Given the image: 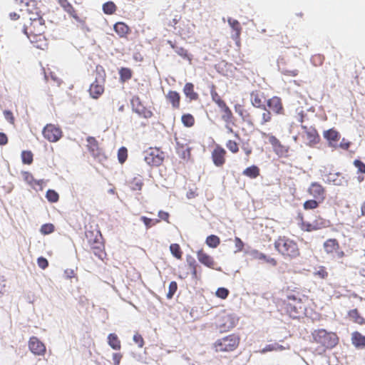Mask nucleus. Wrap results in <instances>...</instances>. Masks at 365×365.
I'll use <instances>...</instances> for the list:
<instances>
[{
	"instance_id": "bb28decb",
	"label": "nucleus",
	"mask_w": 365,
	"mask_h": 365,
	"mask_svg": "<svg viewBox=\"0 0 365 365\" xmlns=\"http://www.w3.org/2000/svg\"><path fill=\"white\" fill-rule=\"evenodd\" d=\"M20 5L21 6V14H28V13H31L34 11L40 10L35 0H20Z\"/></svg>"
},
{
	"instance_id": "0eeeda50",
	"label": "nucleus",
	"mask_w": 365,
	"mask_h": 365,
	"mask_svg": "<svg viewBox=\"0 0 365 365\" xmlns=\"http://www.w3.org/2000/svg\"><path fill=\"white\" fill-rule=\"evenodd\" d=\"M324 252L332 259H342L345 252L341 249L339 242L335 238H329L323 243Z\"/></svg>"
},
{
	"instance_id": "5fc2aeb1",
	"label": "nucleus",
	"mask_w": 365,
	"mask_h": 365,
	"mask_svg": "<svg viewBox=\"0 0 365 365\" xmlns=\"http://www.w3.org/2000/svg\"><path fill=\"white\" fill-rule=\"evenodd\" d=\"M33 153L29 150H24L21 153V160L23 163L30 165L33 162Z\"/></svg>"
},
{
	"instance_id": "9b49d317",
	"label": "nucleus",
	"mask_w": 365,
	"mask_h": 365,
	"mask_svg": "<svg viewBox=\"0 0 365 365\" xmlns=\"http://www.w3.org/2000/svg\"><path fill=\"white\" fill-rule=\"evenodd\" d=\"M131 106L133 110L139 115L145 118H150L153 116V112L144 106L139 96H135L132 98Z\"/></svg>"
},
{
	"instance_id": "4468645a",
	"label": "nucleus",
	"mask_w": 365,
	"mask_h": 365,
	"mask_svg": "<svg viewBox=\"0 0 365 365\" xmlns=\"http://www.w3.org/2000/svg\"><path fill=\"white\" fill-rule=\"evenodd\" d=\"M266 103L271 113L272 112L275 115H284L285 110L280 97L273 96L269 98Z\"/></svg>"
},
{
	"instance_id": "2eb2a0df",
	"label": "nucleus",
	"mask_w": 365,
	"mask_h": 365,
	"mask_svg": "<svg viewBox=\"0 0 365 365\" xmlns=\"http://www.w3.org/2000/svg\"><path fill=\"white\" fill-rule=\"evenodd\" d=\"M269 142L272 145L274 152L279 157H287L289 147L284 145L274 135H270L268 137Z\"/></svg>"
},
{
	"instance_id": "13d9d810",
	"label": "nucleus",
	"mask_w": 365,
	"mask_h": 365,
	"mask_svg": "<svg viewBox=\"0 0 365 365\" xmlns=\"http://www.w3.org/2000/svg\"><path fill=\"white\" fill-rule=\"evenodd\" d=\"M46 197L51 202H56L59 200L58 194L53 190H48L46 192Z\"/></svg>"
},
{
	"instance_id": "a18cd8bd",
	"label": "nucleus",
	"mask_w": 365,
	"mask_h": 365,
	"mask_svg": "<svg viewBox=\"0 0 365 365\" xmlns=\"http://www.w3.org/2000/svg\"><path fill=\"white\" fill-rule=\"evenodd\" d=\"M171 254L178 259H181L182 257V251L180 246L177 243L171 244L170 246Z\"/></svg>"
},
{
	"instance_id": "2f4dec72",
	"label": "nucleus",
	"mask_w": 365,
	"mask_h": 365,
	"mask_svg": "<svg viewBox=\"0 0 365 365\" xmlns=\"http://www.w3.org/2000/svg\"><path fill=\"white\" fill-rule=\"evenodd\" d=\"M167 100L171 103L173 108L178 109L180 105V96L175 91H169L166 95Z\"/></svg>"
},
{
	"instance_id": "6e6552de",
	"label": "nucleus",
	"mask_w": 365,
	"mask_h": 365,
	"mask_svg": "<svg viewBox=\"0 0 365 365\" xmlns=\"http://www.w3.org/2000/svg\"><path fill=\"white\" fill-rule=\"evenodd\" d=\"M144 160L150 166H159L164 160V153L156 148H150L145 152Z\"/></svg>"
},
{
	"instance_id": "cd10ccee",
	"label": "nucleus",
	"mask_w": 365,
	"mask_h": 365,
	"mask_svg": "<svg viewBox=\"0 0 365 365\" xmlns=\"http://www.w3.org/2000/svg\"><path fill=\"white\" fill-rule=\"evenodd\" d=\"M222 113V120L227 124H230L234 119L233 113L226 102L218 106Z\"/></svg>"
},
{
	"instance_id": "8fccbe9b",
	"label": "nucleus",
	"mask_w": 365,
	"mask_h": 365,
	"mask_svg": "<svg viewBox=\"0 0 365 365\" xmlns=\"http://www.w3.org/2000/svg\"><path fill=\"white\" fill-rule=\"evenodd\" d=\"M140 220L144 223L147 229H149L160 222L159 219H151L145 216H142L140 217Z\"/></svg>"
},
{
	"instance_id": "393cba45",
	"label": "nucleus",
	"mask_w": 365,
	"mask_h": 365,
	"mask_svg": "<svg viewBox=\"0 0 365 365\" xmlns=\"http://www.w3.org/2000/svg\"><path fill=\"white\" fill-rule=\"evenodd\" d=\"M234 109L235 113L242 119V120L247 122L249 124H253L252 116L245 108L244 105L236 103L234 106Z\"/></svg>"
},
{
	"instance_id": "4d7b16f0",
	"label": "nucleus",
	"mask_w": 365,
	"mask_h": 365,
	"mask_svg": "<svg viewBox=\"0 0 365 365\" xmlns=\"http://www.w3.org/2000/svg\"><path fill=\"white\" fill-rule=\"evenodd\" d=\"M315 277H317L322 279H326L328 278L329 273L327 270V268L324 266H320L314 273Z\"/></svg>"
},
{
	"instance_id": "c03bdc74",
	"label": "nucleus",
	"mask_w": 365,
	"mask_h": 365,
	"mask_svg": "<svg viewBox=\"0 0 365 365\" xmlns=\"http://www.w3.org/2000/svg\"><path fill=\"white\" fill-rule=\"evenodd\" d=\"M205 243L211 248H216L220 244V239L217 235H211L207 237Z\"/></svg>"
},
{
	"instance_id": "09e8293b",
	"label": "nucleus",
	"mask_w": 365,
	"mask_h": 365,
	"mask_svg": "<svg viewBox=\"0 0 365 365\" xmlns=\"http://www.w3.org/2000/svg\"><path fill=\"white\" fill-rule=\"evenodd\" d=\"M296 220L297 221L298 227L300 228V230L303 232H306L309 222L305 221L303 213L298 212Z\"/></svg>"
},
{
	"instance_id": "338daca9",
	"label": "nucleus",
	"mask_w": 365,
	"mask_h": 365,
	"mask_svg": "<svg viewBox=\"0 0 365 365\" xmlns=\"http://www.w3.org/2000/svg\"><path fill=\"white\" fill-rule=\"evenodd\" d=\"M354 166L358 169V172L365 173V164L360 160L354 161Z\"/></svg>"
},
{
	"instance_id": "aec40b11",
	"label": "nucleus",
	"mask_w": 365,
	"mask_h": 365,
	"mask_svg": "<svg viewBox=\"0 0 365 365\" xmlns=\"http://www.w3.org/2000/svg\"><path fill=\"white\" fill-rule=\"evenodd\" d=\"M329 221L323 218L321 216L317 217L312 222H308L306 232H312L323 228L328 227Z\"/></svg>"
},
{
	"instance_id": "774afa93",
	"label": "nucleus",
	"mask_w": 365,
	"mask_h": 365,
	"mask_svg": "<svg viewBox=\"0 0 365 365\" xmlns=\"http://www.w3.org/2000/svg\"><path fill=\"white\" fill-rule=\"evenodd\" d=\"M38 266L42 269H45L48 266V260L43 257H40L37 259Z\"/></svg>"
},
{
	"instance_id": "f8f14e48",
	"label": "nucleus",
	"mask_w": 365,
	"mask_h": 365,
	"mask_svg": "<svg viewBox=\"0 0 365 365\" xmlns=\"http://www.w3.org/2000/svg\"><path fill=\"white\" fill-rule=\"evenodd\" d=\"M235 322L234 318L227 314H223L217 317V327L220 332H226L235 327Z\"/></svg>"
},
{
	"instance_id": "f704fd0d",
	"label": "nucleus",
	"mask_w": 365,
	"mask_h": 365,
	"mask_svg": "<svg viewBox=\"0 0 365 365\" xmlns=\"http://www.w3.org/2000/svg\"><path fill=\"white\" fill-rule=\"evenodd\" d=\"M261 108L263 110V112L260 115L258 123L259 125L263 126L272 121V115L271 111L267 109L266 106Z\"/></svg>"
},
{
	"instance_id": "c756f323",
	"label": "nucleus",
	"mask_w": 365,
	"mask_h": 365,
	"mask_svg": "<svg viewBox=\"0 0 365 365\" xmlns=\"http://www.w3.org/2000/svg\"><path fill=\"white\" fill-rule=\"evenodd\" d=\"M128 185L133 191H140L144 185L143 178L138 175L128 181Z\"/></svg>"
},
{
	"instance_id": "20e7f679",
	"label": "nucleus",
	"mask_w": 365,
	"mask_h": 365,
	"mask_svg": "<svg viewBox=\"0 0 365 365\" xmlns=\"http://www.w3.org/2000/svg\"><path fill=\"white\" fill-rule=\"evenodd\" d=\"M46 26L43 19L37 21L24 23L23 32L27 36L32 43H38L45 40L44 33Z\"/></svg>"
},
{
	"instance_id": "5701e85b",
	"label": "nucleus",
	"mask_w": 365,
	"mask_h": 365,
	"mask_svg": "<svg viewBox=\"0 0 365 365\" xmlns=\"http://www.w3.org/2000/svg\"><path fill=\"white\" fill-rule=\"evenodd\" d=\"M87 141V148L91 155L95 158H100L102 155V150L99 148L98 143L94 137H88L86 139Z\"/></svg>"
},
{
	"instance_id": "58836bf2",
	"label": "nucleus",
	"mask_w": 365,
	"mask_h": 365,
	"mask_svg": "<svg viewBox=\"0 0 365 365\" xmlns=\"http://www.w3.org/2000/svg\"><path fill=\"white\" fill-rule=\"evenodd\" d=\"M242 174L250 178L254 179L259 175V168L256 165H252L245 169Z\"/></svg>"
},
{
	"instance_id": "0e129e2a",
	"label": "nucleus",
	"mask_w": 365,
	"mask_h": 365,
	"mask_svg": "<svg viewBox=\"0 0 365 365\" xmlns=\"http://www.w3.org/2000/svg\"><path fill=\"white\" fill-rule=\"evenodd\" d=\"M234 242H235V246L236 248L235 252H242L243 250L244 245H245L244 242L242 241V240L238 237H235Z\"/></svg>"
},
{
	"instance_id": "6e6d98bb",
	"label": "nucleus",
	"mask_w": 365,
	"mask_h": 365,
	"mask_svg": "<svg viewBox=\"0 0 365 365\" xmlns=\"http://www.w3.org/2000/svg\"><path fill=\"white\" fill-rule=\"evenodd\" d=\"M128 158V150L125 147H121L118 151V159L120 163L123 164Z\"/></svg>"
},
{
	"instance_id": "ddd939ff",
	"label": "nucleus",
	"mask_w": 365,
	"mask_h": 365,
	"mask_svg": "<svg viewBox=\"0 0 365 365\" xmlns=\"http://www.w3.org/2000/svg\"><path fill=\"white\" fill-rule=\"evenodd\" d=\"M227 152L220 145L217 144L211 153V158L214 165L222 167L226 162Z\"/></svg>"
},
{
	"instance_id": "1a4fd4ad",
	"label": "nucleus",
	"mask_w": 365,
	"mask_h": 365,
	"mask_svg": "<svg viewBox=\"0 0 365 365\" xmlns=\"http://www.w3.org/2000/svg\"><path fill=\"white\" fill-rule=\"evenodd\" d=\"M61 129L53 124H47L42 130L43 137L51 143L57 142L62 137Z\"/></svg>"
},
{
	"instance_id": "bf43d9fd",
	"label": "nucleus",
	"mask_w": 365,
	"mask_h": 365,
	"mask_svg": "<svg viewBox=\"0 0 365 365\" xmlns=\"http://www.w3.org/2000/svg\"><path fill=\"white\" fill-rule=\"evenodd\" d=\"M226 147L232 153H237L239 151V146L236 141L232 140H227Z\"/></svg>"
},
{
	"instance_id": "423d86ee",
	"label": "nucleus",
	"mask_w": 365,
	"mask_h": 365,
	"mask_svg": "<svg viewBox=\"0 0 365 365\" xmlns=\"http://www.w3.org/2000/svg\"><path fill=\"white\" fill-rule=\"evenodd\" d=\"M314 341L327 349L334 348L339 342L337 335L334 332H328L324 329L313 331Z\"/></svg>"
},
{
	"instance_id": "79ce46f5",
	"label": "nucleus",
	"mask_w": 365,
	"mask_h": 365,
	"mask_svg": "<svg viewBox=\"0 0 365 365\" xmlns=\"http://www.w3.org/2000/svg\"><path fill=\"white\" fill-rule=\"evenodd\" d=\"M210 95L212 101L217 106H220L225 103V101L221 98L216 91V88L214 85L212 86L210 89Z\"/></svg>"
},
{
	"instance_id": "37998d69",
	"label": "nucleus",
	"mask_w": 365,
	"mask_h": 365,
	"mask_svg": "<svg viewBox=\"0 0 365 365\" xmlns=\"http://www.w3.org/2000/svg\"><path fill=\"white\" fill-rule=\"evenodd\" d=\"M120 80L125 82L132 78L133 72L129 68L123 67L119 70Z\"/></svg>"
},
{
	"instance_id": "473e14b6",
	"label": "nucleus",
	"mask_w": 365,
	"mask_h": 365,
	"mask_svg": "<svg viewBox=\"0 0 365 365\" xmlns=\"http://www.w3.org/2000/svg\"><path fill=\"white\" fill-rule=\"evenodd\" d=\"M183 93L190 101H197L199 98V95L195 91L194 85L192 83H185L183 88Z\"/></svg>"
},
{
	"instance_id": "e433bc0d",
	"label": "nucleus",
	"mask_w": 365,
	"mask_h": 365,
	"mask_svg": "<svg viewBox=\"0 0 365 365\" xmlns=\"http://www.w3.org/2000/svg\"><path fill=\"white\" fill-rule=\"evenodd\" d=\"M108 344L114 350H120L121 349V342L117 334L112 333L108 336Z\"/></svg>"
},
{
	"instance_id": "72a5a7b5",
	"label": "nucleus",
	"mask_w": 365,
	"mask_h": 365,
	"mask_svg": "<svg viewBox=\"0 0 365 365\" xmlns=\"http://www.w3.org/2000/svg\"><path fill=\"white\" fill-rule=\"evenodd\" d=\"M324 138L327 139L330 145H333L334 143H336L340 139L339 133L331 128L327 130H325L323 133Z\"/></svg>"
},
{
	"instance_id": "49530a36",
	"label": "nucleus",
	"mask_w": 365,
	"mask_h": 365,
	"mask_svg": "<svg viewBox=\"0 0 365 365\" xmlns=\"http://www.w3.org/2000/svg\"><path fill=\"white\" fill-rule=\"evenodd\" d=\"M117 9L116 5L113 1H108L103 4V11L106 14H113Z\"/></svg>"
},
{
	"instance_id": "f257e3e1",
	"label": "nucleus",
	"mask_w": 365,
	"mask_h": 365,
	"mask_svg": "<svg viewBox=\"0 0 365 365\" xmlns=\"http://www.w3.org/2000/svg\"><path fill=\"white\" fill-rule=\"evenodd\" d=\"M309 291L294 288L287 292L286 299L280 304L281 309L293 319H299L306 314L309 302Z\"/></svg>"
},
{
	"instance_id": "f3484780",
	"label": "nucleus",
	"mask_w": 365,
	"mask_h": 365,
	"mask_svg": "<svg viewBox=\"0 0 365 365\" xmlns=\"http://www.w3.org/2000/svg\"><path fill=\"white\" fill-rule=\"evenodd\" d=\"M58 4L71 17L74 19L78 23H84V21L78 15L77 11L68 0H57Z\"/></svg>"
},
{
	"instance_id": "864d4df0",
	"label": "nucleus",
	"mask_w": 365,
	"mask_h": 365,
	"mask_svg": "<svg viewBox=\"0 0 365 365\" xmlns=\"http://www.w3.org/2000/svg\"><path fill=\"white\" fill-rule=\"evenodd\" d=\"M324 56L320 53L314 54L311 58V62L314 66H320L324 61Z\"/></svg>"
},
{
	"instance_id": "a211bd4d",
	"label": "nucleus",
	"mask_w": 365,
	"mask_h": 365,
	"mask_svg": "<svg viewBox=\"0 0 365 365\" xmlns=\"http://www.w3.org/2000/svg\"><path fill=\"white\" fill-rule=\"evenodd\" d=\"M196 255L197 260L202 264L210 269H215L216 262L214 258L207 253L203 249L199 250L196 252Z\"/></svg>"
},
{
	"instance_id": "6ab92c4d",
	"label": "nucleus",
	"mask_w": 365,
	"mask_h": 365,
	"mask_svg": "<svg viewBox=\"0 0 365 365\" xmlns=\"http://www.w3.org/2000/svg\"><path fill=\"white\" fill-rule=\"evenodd\" d=\"M302 128L304 130L307 140H308V145L309 146H314L319 143L320 141V136L315 128L309 127L306 125H302Z\"/></svg>"
},
{
	"instance_id": "680f3d73",
	"label": "nucleus",
	"mask_w": 365,
	"mask_h": 365,
	"mask_svg": "<svg viewBox=\"0 0 365 365\" xmlns=\"http://www.w3.org/2000/svg\"><path fill=\"white\" fill-rule=\"evenodd\" d=\"M41 232L43 235H48L54 231V226L53 224L47 223L41 227Z\"/></svg>"
},
{
	"instance_id": "7ed1b4c3",
	"label": "nucleus",
	"mask_w": 365,
	"mask_h": 365,
	"mask_svg": "<svg viewBox=\"0 0 365 365\" xmlns=\"http://www.w3.org/2000/svg\"><path fill=\"white\" fill-rule=\"evenodd\" d=\"M85 235L91 251L98 259L103 260L107 255L101 232L98 230H89L86 231Z\"/></svg>"
},
{
	"instance_id": "ea45409f",
	"label": "nucleus",
	"mask_w": 365,
	"mask_h": 365,
	"mask_svg": "<svg viewBox=\"0 0 365 365\" xmlns=\"http://www.w3.org/2000/svg\"><path fill=\"white\" fill-rule=\"evenodd\" d=\"M323 202L319 201L317 199L312 198L306 200L303 203V208L305 210H314L319 207V205L322 203Z\"/></svg>"
},
{
	"instance_id": "c9c22d12",
	"label": "nucleus",
	"mask_w": 365,
	"mask_h": 365,
	"mask_svg": "<svg viewBox=\"0 0 365 365\" xmlns=\"http://www.w3.org/2000/svg\"><path fill=\"white\" fill-rule=\"evenodd\" d=\"M189 269L191 270L192 277L195 279H198L200 277V272H198V268L200 267L198 265L194 258H190L187 260Z\"/></svg>"
},
{
	"instance_id": "4be33fe9",
	"label": "nucleus",
	"mask_w": 365,
	"mask_h": 365,
	"mask_svg": "<svg viewBox=\"0 0 365 365\" xmlns=\"http://www.w3.org/2000/svg\"><path fill=\"white\" fill-rule=\"evenodd\" d=\"M266 96L263 92L259 90H255L250 93V101L255 108H261L265 107L264 102Z\"/></svg>"
},
{
	"instance_id": "39448f33",
	"label": "nucleus",
	"mask_w": 365,
	"mask_h": 365,
	"mask_svg": "<svg viewBox=\"0 0 365 365\" xmlns=\"http://www.w3.org/2000/svg\"><path fill=\"white\" fill-rule=\"evenodd\" d=\"M240 343V337L236 334H231L217 339L212 344L214 351L232 352L237 349Z\"/></svg>"
},
{
	"instance_id": "412c9836",
	"label": "nucleus",
	"mask_w": 365,
	"mask_h": 365,
	"mask_svg": "<svg viewBox=\"0 0 365 365\" xmlns=\"http://www.w3.org/2000/svg\"><path fill=\"white\" fill-rule=\"evenodd\" d=\"M104 79H96L90 86L89 93L93 98H98L104 92Z\"/></svg>"
},
{
	"instance_id": "a19ab883",
	"label": "nucleus",
	"mask_w": 365,
	"mask_h": 365,
	"mask_svg": "<svg viewBox=\"0 0 365 365\" xmlns=\"http://www.w3.org/2000/svg\"><path fill=\"white\" fill-rule=\"evenodd\" d=\"M348 315L354 323L363 324L364 322V319L360 315L356 309L350 310L348 312Z\"/></svg>"
},
{
	"instance_id": "4c0bfd02",
	"label": "nucleus",
	"mask_w": 365,
	"mask_h": 365,
	"mask_svg": "<svg viewBox=\"0 0 365 365\" xmlns=\"http://www.w3.org/2000/svg\"><path fill=\"white\" fill-rule=\"evenodd\" d=\"M22 19L25 21L24 23H29L31 21H37V19H42V16L41 15V11H34L31 13L21 14Z\"/></svg>"
},
{
	"instance_id": "052dcab7",
	"label": "nucleus",
	"mask_w": 365,
	"mask_h": 365,
	"mask_svg": "<svg viewBox=\"0 0 365 365\" xmlns=\"http://www.w3.org/2000/svg\"><path fill=\"white\" fill-rule=\"evenodd\" d=\"M178 289V284L176 282L173 281L169 284L168 292L167 294V298L171 299Z\"/></svg>"
},
{
	"instance_id": "c85d7f7f",
	"label": "nucleus",
	"mask_w": 365,
	"mask_h": 365,
	"mask_svg": "<svg viewBox=\"0 0 365 365\" xmlns=\"http://www.w3.org/2000/svg\"><path fill=\"white\" fill-rule=\"evenodd\" d=\"M113 29L120 38H126L130 32V27L122 21L115 23L113 26Z\"/></svg>"
},
{
	"instance_id": "de8ad7c7",
	"label": "nucleus",
	"mask_w": 365,
	"mask_h": 365,
	"mask_svg": "<svg viewBox=\"0 0 365 365\" xmlns=\"http://www.w3.org/2000/svg\"><path fill=\"white\" fill-rule=\"evenodd\" d=\"M182 124L185 127H192L195 124V118L190 113L183 114L181 118Z\"/></svg>"
},
{
	"instance_id": "3c124183",
	"label": "nucleus",
	"mask_w": 365,
	"mask_h": 365,
	"mask_svg": "<svg viewBox=\"0 0 365 365\" xmlns=\"http://www.w3.org/2000/svg\"><path fill=\"white\" fill-rule=\"evenodd\" d=\"M175 52L182 58L187 60L190 63H192V56L189 54L187 50H186L183 47L176 48Z\"/></svg>"
},
{
	"instance_id": "b1692460",
	"label": "nucleus",
	"mask_w": 365,
	"mask_h": 365,
	"mask_svg": "<svg viewBox=\"0 0 365 365\" xmlns=\"http://www.w3.org/2000/svg\"><path fill=\"white\" fill-rule=\"evenodd\" d=\"M228 24L232 30L235 31V34L232 35V38L235 41L236 45L240 47V35L242 31V27L240 22L232 18H229Z\"/></svg>"
},
{
	"instance_id": "603ef678",
	"label": "nucleus",
	"mask_w": 365,
	"mask_h": 365,
	"mask_svg": "<svg viewBox=\"0 0 365 365\" xmlns=\"http://www.w3.org/2000/svg\"><path fill=\"white\" fill-rule=\"evenodd\" d=\"M285 349V348L277 343L270 344H267L262 350V353H265L267 351H282Z\"/></svg>"
},
{
	"instance_id": "dca6fc26",
	"label": "nucleus",
	"mask_w": 365,
	"mask_h": 365,
	"mask_svg": "<svg viewBox=\"0 0 365 365\" xmlns=\"http://www.w3.org/2000/svg\"><path fill=\"white\" fill-rule=\"evenodd\" d=\"M29 349L35 355L42 356L46 352V346L36 336H31L29 340Z\"/></svg>"
},
{
	"instance_id": "69168bd1",
	"label": "nucleus",
	"mask_w": 365,
	"mask_h": 365,
	"mask_svg": "<svg viewBox=\"0 0 365 365\" xmlns=\"http://www.w3.org/2000/svg\"><path fill=\"white\" fill-rule=\"evenodd\" d=\"M133 341L138 344V347L142 348L144 346V339L141 334L135 333L133 336Z\"/></svg>"
},
{
	"instance_id": "a878e982",
	"label": "nucleus",
	"mask_w": 365,
	"mask_h": 365,
	"mask_svg": "<svg viewBox=\"0 0 365 365\" xmlns=\"http://www.w3.org/2000/svg\"><path fill=\"white\" fill-rule=\"evenodd\" d=\"M24 180L34 189L38 188L42 190L44 184L43 180H36L33 175L29 172H24L22 173Z\"/></svg>"
},
{
	"instance_id": "9d476101",
	"label": "nucleus",
	"mask_w": 365,
	"mask_h": 365,
	"mask_svg": "<svg viewBox=\"0 0 365 365\" xmlns=\"http://www.w3.org/2000/svg\"><path fill=\"white\" fill-rule=\"evenodd\" d=\"M308 195L312 198L324 202L327 197L326 188L318 182H312L307 190Z\"/></svg>"
},
{
	"instance_id": "e2e57ef3",
	"label": "nucleus",
	"mask_w": 365,
	"mask_h": 365,
	"mask_svg": "<svg viewBox=\"0 0 365 365\" xmlns=\"http://www.w3.org/2000/svg\"><path fill=\"white\" fill-rule=\"evenodd\" d=\"M229 290L225 287H220L216 291V296L220 299H225L229 295Z\"/></svg>"
},
{
	"instance_id": "7c9ffc66",
	"label": "nucleus",
	"mask_w": 365,
	"mask_h": 365,
	"mask_svg": "<svg viewBox=\"0 0 365 365\" xmlns=\"http://www.w3.org/2000/svg\"><path fill=\"white\" fill-rule=\"evenodd\" d=\"M351 343L356 348H365V336L359 331H354L351 334Z\"/></svg>"
},
{
	"instance_id": "f03ea898",
	"label": "nucleus",
	"mask_w": 365,
	"mask_h": 365,
	"mask_svg": "<svg viewBox=\"0 0 365 365\" xmlns=\"http://www.w3.org/2000/svg\"><path fill=\"white\" fill-rule=\"evenodd\" d=\"M275 250L285 259H294L301 255L300 249L297 242L287 236H279L274 243Z\"/></svg>"
}]
</instances>
